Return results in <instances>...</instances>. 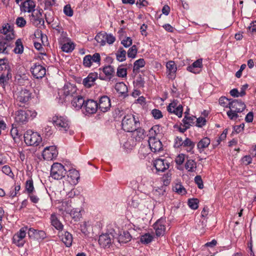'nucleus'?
<instances>
[{"mask_svg":"<svg viewBox=\"0 0 256 256\" xmlns=\"http://www.w3.org/2000/svg\"><path fill=\"white\" fill-rule=\"evenodd\" d=\"M24 140L28 146H37L42 142V138L37 133L28 130L24 134Z\"/></svg>","mask_w":256,"mask_h":256,"instance_id":"nucleus-6","label":"nucleus"},{"mask_svg":"<svg viewBox=\"0 0 256 256\" xmlns=\"http://www.w3.org/2000/svg\"><path fill=\"white\" fill-rule=\"evenodd\" d=\"M117 76L118 77L124 78L126 76V69L124 68H120L118 67L117 69Z\"/></svg>","mask_w":256,"mask_h":256,"instance_id":"nucleus-56","label":"nucleus"},{"mask_svg":"<svg viewBox=\"0 0 256 256\" xmlns=\"http://www.w3.org/2000/svg\"><path fill=\"white\" fill-rule=\"evenodd\" d=\"M148 142L152 152H156L162 150V142L156 136H149Z\"/></svg>","mask_w":256,"mask_h":256,"instance_id":"nucleus-15","label":"nucleus"},{"mask_svg":"<svg viewBox=\"0 0 256 256\" xmlns=\"http://www.w3.org/2000/svg\"><path fill=\"white\" fill-rule=\"evenodd\" d=\"M126 51L122 48H120L116 53V60L122 62L126 60Z\"/></svg>","mask_w":256,"mask_h":256,"instance_id":"nucleus-36","label":"nucleus"},{"mask_svg":"<svg viewBox=\"0 0 256 256\" xmlns=\"http://www.w3.org/2000/svg\"><path fill=\"white\" fill-rule=\"evenodd\" d=\"M25 188L27 194L35 192L34 188V182L32 179L28 180L26 181Z\"/></svg>","mask_w":256,"mask_h":256,"instance_id":"nucleus-42","label":"nucleus"},{"mask_svg":"<svg viewBox=\"0 0 256 256\" xmlns=\"http://www.w3.org/2000/svg\"><path fill=\"white\" fill-rule=\"evenodd\" d=\"M195 117L188 116L185 115L182 122L184 124V126H187L190 128V126H192L194 122Z\"/></svg>","mask_w":256,"mask_h":256,"instance_id":"nucleus-38","label":"nucleus"},{"mask_svg":"<svg viewBox=\"0 0 256 256\" xmlns=\"http://www.w3.org/2000/svg\"><path fill=\"white\" fill-rule=\"evenodd\" d=\"M160 128L158 125L154 126L149 130V136H156L160 132Z\"/></svg>","mask_w":256,"mask_h":256,"instance_id":"nucleus-50","label":"nucleus"},{"mask_svg":"<svg viewBox=\"0 0 256 256\" xmlns=\"http://www.w3.org/2000/svg\"><path fill=\"white\" fill-rule=\"evenodd\" d=\"M106 32H99L96 37L95 40L100 44V46H104L106 44Z\"/></svg>","mask_w":256,"mask_h":256,"instance_id":"nucleus-40","label":"nucleus"},{"mask_svg":"<svg viewBox=\"0 0 256 256\" xmlns=\"http://www.w3.org/2000/svg\"><path fill=\"white\" fill-rule=\"evenodd\" d=\"M184 140L181 137L177 136L174 140V147L178 148L180 146H182Z\"/></svg>","mask_w":256,"mask_h":256,"instance_id":"nucleus-59","label":"nucleus"},{"mask_svg":"<svg viewBox=\"0 0 256 256\" xmlns=\"http://www.w3.org/2000/svg\"><path fill=\"white\" fill-rule=\"evenodd\" d=\"M28 230L27 226L22 228L20 230L14 234L12 238V242L14 244L17 246H22L24 244V238H25Z\"/></svg>","mask_w":256,"mask_h":256,"instance_id":"nucleus-7","label":"nucleus"},{"mask_svg":"<svg viewBox=\"0 0 256 256\" xmlns=\"http://www.w3.org/2000/svg\"><path fill=\"white\" fill-rule=\"evenodd\" d=\"M50 220L52 226H53L57 230H62L64 226L62 224V222L58 220L55 214H51Z\"/></svg>","mask_w":256,"mask_h":256,"instance_id":"nucleus-31","label":"nucleus"},{"mask_svg":"<svg viewBox=\"0 0 256 256\" xmlns=\"http://www.w3.org/2000/svg\"><path fill=\"white\" fill-rule=\"evenodd\" d=\"M165 220L160 218L154 224V228L156 231V234L158 236H163L164 234L166 228L164 226Z\"/></svg>","mask_w":256,"mask_h":256,"instance_id":"nucleus-19","label":"nucleus"},{"mask_svg":"<svg viewBox=\"0 0 256 256\" xmlns=\"http://www.w3.org/2000/svg\"><path fill=\"white\" fill-rule=\"evenodd\" d=\"M154 166L157 172H164L169 168L170 163L166 160L158 158L155 160Z\"/></svg>","mask_w":256,"mask_h":256,"instance_id":"nucleus-16","label":"nucleus"},{"mask_svg":"<svg viewBox=\"0 0 256 256\" xmlns=\"http://www.w3.org/2000/svg\"><path fill=\"white\" fill-rule=\"evenodd\" d=\"M111 106L110 100V98L106 96H104L99 100L98 104V108L102 112H106L110 110Z\"/></svg>","mask_w":256,"mask_h":256,"instance_id":"nucleus-17","label":"nucleus"},{"mask_svg":"<svg viewBox=\"0 0 256 256\" xmlns=\"http://www.w3.org/2000/svg\"><path fill=\"white\" fill-rule=\"evenodd\" d=\"M26 22L23 17H18L16 19V24L18 27L23 28L26 25Z\"/></svg>","mask_w":256,"mask_h":256,"instance_id":"nucleus-51","label":"nucleus"},{"mask_svg":"<svg viewBox=\"0 0 256 256\" xmlns=\"http://www.w3.org/2000/svg\"><path fill=\"white\" fill-rule=\"evenodd\" d=\"M58 154L56 147L54 146H47L42 152L43 158L46 160H52L56 158Z\"/></svg>","mask_w":256,"mask_h":256,"instance_id":"nucleus-13","label":"nucleus"},{"mask_svg":"<svg viewBox=\"0 0 256 256\" xmlns=\"http://www.w3.org/2000/svg\"><path fill=\"white\" fill-rule=\"evenodd\" d=\"M153 240V236L148 233H146L140 236V242L142 244H148Z\"/></svg>","mask_w":256,"mask_h":256,"instance_id":"nucleus-43","label":"nucleus"},{"mask_svg":"<svg viewBox=\"0 0 256 256\" xmlns=\"http://www.w3.org/2000/svg\"><path fill=\"white\" fill-rule=\"evenodd\" d=\"M202 60L200 58L194 62L191 65L187 67V70L194 74H198L202 68Z\"/></svg>","mask_w":256,"mask_h":256,"instance_id":"nucleus-24","label":"nucleus"},{"mask_svg":"<svg viewBox=\"0 0 256 256\" xmlns=\"http://www.w3.org/2000/svg\"><path fill=\"white\" fill-rule=\"evenodd\" d=\"M132 237L130 234L125 231L123 234H120L118 238V240L120 243L126 244L131 240Z\"/></svg>","mask_w":256,"mask_h":256,"instance_id":"nucleus-34","label":"nucleus"},{"mask_svg":"<svg viewBox=\"0 0 256 256\" xmlns=\"http://www.w3.org/2000/svg\"><path fill=\"white\" fill-rule=\"evenodd\" d=\"M115 89L118 92L124 96V97L128 96V88L124 82H120L116 83L115 85Z\"/></svg>","mask_w":256,"mask_h":256,"instance_id":"nucleus-30","label":"nucleus"},{"mask_svg":"<svg viewBox=\"0 0 256 256\" xmlns=\"http://www.w3.org/2000/svg\"><path fill=\"white\" fill-rule=\"evenodd\" d=\"M105 39L106 42L110 44H113L116 40V38L112 34H107L106 32Z\"/></svg>","mask_w":256,"mask_h":256,"instance_id":"nucleus-58","label":"nucleus"},{"mask_svg":"<svg viewBox=\"0 0 256 256\" xmlns=\"http://www.w3.org/2000/svg\"><path fill=\"white\" fill-rule=\"evenodd\" d=\"M195 146V143L192 142L190 138H186L184 140L183 142V147L186 148V150L188 152H191L193 154L194 148Z\"/></svg>","mask_w":256,"mask_h":256,"instance_id":"nucleus-33","label":"nucleus"},{"mask_svg":"<svg viewBox=\"0 0 256 256\" xmlns=\"http://www.w3.org/2000/svg\"><path fill=\"white\" fill-rule=\"evenodd\" d=\"M11 78L10 72H7L6 74L3 73L0 76V85L4 88H5L6 82Z\"/></svg>","mask_w":256,"mask_h":256,"instance_id":"nucleus-37","label":"nucleus"},{"mask_svg":"<svg viewBox=\"0 0 256 256\" xmlns=\"http://www.w3.org/2000/svg\"><path fill=\"white\" fill-rule=\"evenodd\" d=\"M183 112V106L182 104H179L178 106L172 108L170 112H168L170 113H173L178 116V118L182 116Z\"/></svg>","mask_w":256,"mask_h":256,"instance_id":"nucleus-46","label":"nucleus"},{"mask_svg":"<svg viewBox=\"0 0 256 256\" xmlns=\"http://www.w3.org/2000/svg\"><path fill=\"white\" fill-rule=\"evenodd\" d=\"M34 192H32L28 194V197L30 198L32 202L34 204H38L40 201V198Z\"/></svg>","mask_w":256,"mask_h":256,"instance_id":"nucleus-52","label":"nucleus"},{"mask_svg":"<svg viewBox=\"0 0 256 256\" xmlns=\"http://www.w3.org/2000/svg\"><path fill=\"white\" fill-rule=\"evenodd\" d=\"M173 190L180 194L184 195L186 193V191L183 186L180 184H176Z\"/></svg>","mask_w":256,"mask_h":256,"instance_id":"nucleus-44","label":"nucleus"},{"mask_svg":"<svg viewBox=\"0 0 256 256\" xmlns=\"http://www.w3.org/2000/svg\"><path fill=\"white\" fill-rule=\"evenodd\" d=\"M152 116L156 119H159L162 117L161 111L158 109H154L152 111Z\"/></svg>","mask_w":256,"mask_h":256,"instance_id":"nucleus-60","label":"nucleus"},{"mask_svg":"<svg viewBox=\"0 0 256 256\" xmlns=\"http://www.w3.org/2000/svg\"><path fill=\"white\" fill-rule=\"evenodd\" d=\"M62 240L64 244L66 246L70 247L72 246V236L71 234L68 232H64L62 234Z\"/></svg>","mask_w":256,"mask_h":256,"instance_id":"nucleus-28","label":"nucleus"},{"mask_svg":"<svg viewBox=\"0 0 256 256\" xmlns=\"http://www.w3.org/2000/svg\"><path fill=\"white\" fill-rule=\"evenodd\" d=\"M76 92L77 88L76 86L70 83L66 84L61 91L64 96V101L66 100L67 98L69 100L70 98H72L74 96L78 94Z\"/></svg>","mask_w":256,"mask_h":256,"instance_id":"nucleus-9","label":"nucleus"},{"mask_svg":"<svg viewBox=\"0 0 256 256\" xmlns=\"http://www.w3.org/2000/svg\"><path fill=\"white\" fill-rule=\"evenodd\" d=\"M98 78V74L96 72L90 73L88 76L83 80L82 84L85 87L90 88L94 86L95 80Z\"/></svg>","mask_w":256,"mask_h":256,"instance_id":"nucleus-25","label":"nucleus"},{"mask_svg":"<svg viewBox=\"0 0 256 256\" xmlns=\"http://www.w3.org/2000/svg\"><path fill=\"white\" fill-rule=\"evenodd\" d=\"M52 122L56 128L61 132H68L70 135H72L74 134V132L70 130V122L66 118L55 115L52 118Z\"/></svg>","mask_w":256,"mask_h":256,"instance_id":"nucleus-1","label":"nucleus"},{"mask_svg":"<svg viewBox=\"0 0 256 256\" xmlns=\"http://www.w3.org/2000/svg\"><path fill=\"white\" fill-rule=\"evenodd\" d=\"M243 164L247 166L252 162V158L250 155L244 156L242 159Z\"/></svg>","mask_w":256,"mask_h":256,"instance_id":"nucleus-63","label":"nucleus"},{"mask_svg":"<svg viewBox=\"0 0 256 256\" xmlns=\"http://www.w3.org/2000/svg\"><path fill=\"white\" fill-rule=\"evenodd\" d=\"M102 71L109 80L113 77L114 74V68L110 65L104 67Z\"/></svg>","mask_w":256,"mask_h":256,"instance_id":"nucleus-35","label":"nucleus"},{"mask_svg":"<svg viewBox=\"0 0 256 256\" xmlns=\"http://www.w3.org/2000/svg\"><path fill=\"white\" fill-rule=\"evenodd\" d=\"M121 44L125 48L130 46L132 44V40L130 37H126L124 40L121 41Z\"/></svg>","mask_w":256,"mask_h":256,"instance_id":"nucleus-54","label":"nucleus"},{"mask_svg":"<svg viewBox=\"0 0 256 256\" xmlns=\"http://www.w3.org/2000/svg\"><path fill=\"white\" fill-rule=\"evenodd\" d=\"M140 126L139 120H136L133 115H126L122 120V126L125 132H130L136 130V126Z\"/></svg>","mask_w":256,"mask_h":256,"instance_id":"nucleus-3","label":"nucleus"},{"mask_svg":"<svg viewBox=\"0 0 256 256\" xmlns=\"http://www.w3.org/2000/svg\"><path fill=\"white\" fill-rule=\"evenodd\" d=\"M237 113L238 112L232 109H230V110L226 112L228 117L232 120H236L238 117Z\"/></svg>","mask_w":256,"mask_h":256,"instance_id":"nucleus-53","label":"nucleus"},{"mask_svg":"<svg viewBox=\"0 0 256 256\" xmlns=\"http://www.w3.org/2000/svg\"><path fill=\"white\" fill-rule=\"evenodd\" d=\"M68 181L72 184L76 185L78 183L80 178V174L77 170L71 169L68 170Z\"/></svg>","mask_w":256,"mask_h":256,"instance_id":"nucleus-21","label":"nucleus"},{"mask_svg":"<svg viewBox=\"0 0 256 256\" xmlns=\"http://www.w3.org/2000/svg\"><path fill=\"white\" fill-rule=\"evenodd\" d=\"M166 68L168 72V78H174L175 74L177 70L176 66L173 61H169L166 64Z\"/></svg>","mask_w":256,"mask_h":256,"instance_id":"nucleus-27","label":"nucleus"},{"mask_svg":"<svg viewBox=\"0 0 256 256\" xmlns=\"http://www.w3.org/2000/svg\"><path fill=\"white\" fill-rule=\"evenodd\" d=\"M0 33L4 34L5 36L4 38L8 40H11L14 38V32L8 24L2 26V28H0Z\"/></svg>","mask_w":256,"mask_h":256,"instance_id":"nucleus-23","label":"nucleus"},{"mask_svg":"<svg viewBox=\"0 0 256 256\" xmlns=\"http://www.w3.org/2000/svg\"><path fill=\"white\" fill-rule=\"evenodd\" d=\"M114 242V236L110 234H102L99 237L98 243L102 248H110Z\"/></svg>","mask_w":256,"mask_h":256,"instance_id":"nucleus-14","label":"nucleus"},{"mask_svg":"<svg viewBox=\"0 0 256 256\" xmlns=\"http://www.w3.org/2000/svg\"><path fill=\"white\" fill-rule=\"evenodd\" d=\"M31 92L26 88L22 89L14 95L17 104L19 106H23L31 98Z\"/></svg>","mask_w":256,"mask_h":256,"instance_id":"nucleus-5","label":"nucleus"},{"mask_svg":"<svg viewBox=\"0 0 256 256\" xmlns=\"http://www.w3.org/2000/svg\"><path fill=\"white\" fill-rule=\"evenodd\" d=\"M70 100L72 105L76 110H80L84 106L85 100L84 98L78 94L72 98Z\"/></svg>","mask_w":256,"mask_h":256,"instance_id":"nucleus-20","label":"nucleus"},{"mask_svg":"<svg viewBox=\"0 0 256 256\" xmlns=\"http://www.w3.org/2000/svg\"><path fill=\"white\" fill-rule=\"evenodd\" d=\"M146 64L145 60L144 58H140L136 61L134 64V72H138V70L140 68H143L144 66Z\"/></svg>","mask_w":256,"mask_h":256,"instance_id":"nucleus-39","label":"nucleus"},{"mask_svg":"<svg viewBox=\"0 0 256 256\" xmlns=\"http://www.w3.org/2000/svg\"><path fill=\"white\" fill-rule=\"evenodd\" d=\"M244 123L241 124L238 126H234L233 128L236 134H238L240 132L244 130Z\"/></svg>","mask_w":256,"mask_h":256,"instance_id":"nucleus-64","label":"nucleus"},{"mask_svg":"<svg viewBox=\"0 0 256 256\" xmlns=\"http://www.w3.org/2000/svg\"><path fill=\"white\" fill-rule=\"evenodd\" d=\"M36 115L35 112L29 110H18L15 112V122L20 125L25 124L30 118H34Z\"/></svg>","mask_w":256,"mask_h":256,"instance_id":"nucleus-2","label":"nucleus"},{"mask_svg":"<svg viewBox=\"0 0 256 256\" xmlns=\"http://www.w3.org/2000/svg\"><path fill=\"white\" fill-rule=\"evenodd\" d=\"M66 170L64 166L60 163H54L51 166L50 176L54 180H61L66 174Z\"/></svg>","mask_w":256,"mask_h":256,"instance_id":"nucleus-4","label":"nucleus"},{"mask_svg":"<svg viewBox=\"0 0 256 256\" xmlns=\"http://www.w3.org/2000/svg\"><path fill=\"white\" fill-rule=\"evenodd\" d=\"M42 10H35L30 16V20L34 25L38 26L39 25L44 24V20L42 16Z\"/></svg>","mask_w":256,"mask_h":256,"instance_id":"nucleus-10","label":"nucleus"},{"mask_svg":"<svg viewBox=\"0 0 256 256\" xmlns=\"http://www.w3.org/2000/svg\"><path fill=\"white\" fill-rule=\"evenodd\" d=\"M84 106L87 114H93L96 113L98 109V103L94 100H88L85 101Z\"/></svg>","mask_w":256,"mask_h":256,"instance_id":"nucleus-18","label":"nucleus"},{"mask_svg":"<svg viewBox=\"0 0 256 256\" xmlns=\"http://www.w3.org/2000/svg\"><path fill=\"white\" fill-rule=\"evenodd\" d=\"M24 46L20 39H18L16 42V47L14 50V53L21 54L23 52Z\"/></svg>","mask_w":256,"mask_h":256,"instance_id":"nucleus-41","label":"nucleus"},{"mask_svg":"<svg viewBox=\"0 0 256 256\" xmlns=\"http://www.w3.org/2000/svg\"><path fill=\"white\" fill-rule=\"evenodd\" d=\"M194 182L196 184L198 185V188L200 189H202L204 188L203 182L201 176H196L194 178Z\"/></svg>","mask_w":256,"mask_h":256,"instance_id":"nucleus-57","label":"nucleus"},{"mask_svg":"<svg viewBox=\"0 0 256 256\" xmlns=\"http://www.w3.org/2000/svg\"><path fill=\"white\" fill-rule=\"evenodd\" d=\"M196 122V126L199 128H202V126H204L206 123V120L205 118L202 117H200L197 118Z\"/></svg>","mask_w":256,"mask_h":256,"instance_id":"nucleus-61","label":"nucleus"},{"mask_svg":"<svg viewBox=\"0 0 256 256\" xmlns=\"http://www.w3.org/2000/svg\"><path fill=\"white\" fill-rule=\"evenodd\" d=\"M199 200L198 198L189 199L188 200V206L192 210H196L198 208Z\"/></svg>","mask_w":256,"mask_h":256,"instance_id":"nucleus-49","label":"nucleus"},{"mask_svg":"<svg viewBox=\"0 0 256 256\" xmlns=\"http://www.w3.org/2000/svg\"><path fill=\"white\" fill-rule=\"evenodd\" d=\"M30 71L34 77L37 79L42 78L46 74L45 68L38 63L32 66Z\"/></svg>","mask_w":256,"mask_h":256,"instance_id":"nucleus-11","label":"nucleus"},{"mask_svg":"<svg viewBox=\"0 0 256 256\" xmlns=\"http://www.w3.org/2000/svg\"><path fill=\"white\" fill-rule=\"evenodd\" d=\"M64 12L68 16H72L74 13L73 10L72 9L70 4H67L64 7Z\"/></svg>","mask_w":256,"mask_h":256,"instance_id":"nucleus-55","label":"nucleus"},{"mask_svg":"<svg viewBox=\"0 0 256 256\" xmlns=\"http://www.w3.org/2000/svg\"><path fill=\"white\" fill-rule=\"evenodd\" d=\"M37 231L38 230L32 228H29L28 232V236L30 238H38V236H36Z\"/></svg>","mask_w":256,"mask_h":256,"instance_id":"nucleus-62","label":"nucleus"},{"mask_svg":"<svg viewBox=\"0 0 256 256\" xmlns=\"http://www.w3.org/2000/svg\"><path fill=\"white\" fill-rule=\"evenodd\" d=\"M138 52V50L136 45H133L129 48L128 51V58H134L136 57Z\"/></svg>","mask_w":256,"mask_h":256,"instance_id":"nucleus-48","label":"nucleus"},{"mask_svg":"<svg viewBox=\"0 0 256 256\" xmlns=\"http://www.w3.org/2000/svg\"><path fill=\"white\" fill-rule=\"evenodd\" d=\"M4 38V36H0V52L3 54H8V52L6 50L8 46L10 45L9 41Z\"/></svg>","mask_w":256,"mask_h":256,"instance_id":"nucleus-32","label":"nucleus"},{"mask_svg":"<svg viewBox=\"0 0 256 256\" xmlns=\"http://www.w3.org/2000/svg\"><path fill=\"white\" fill-rule=\"evenodd\" d=\"M74 44L73 43L67 42L64 44L62 46V50L63 52H71L74 49Z\"/></svg>","mask_w":256,"mask_h":256,"instance_id":"nucleus-47","label":"nucleus"},{"mask_svg":"<svg viewBox=\"0 0 256 256\" xmlns=\"http://www.w3.org/2000/svg\"><path fill=\"white\" fill-rule=\"evenodd\" d=\"M226 108L232 109L238 112H242L246 108V106L241 100H231L226 106Z\"/></svg>","mask_w":256,"mask_h":256,"instance_id":"nucleus-12","label":"nucleus"},{"mask_svg":"<svg viewBox=\"0 0 256 256\" xmlns=\"http://www.w3.org/2000/svg\"><path fill=\"white\" fill-rule=\"evenodd\" d=\"M130 132L132 133V136L136 141H141L146 136L144 130L140 128V126H136V129Z\"/></svg>","mask_w":256,"mask_h":256,"instance_id":"nucleus-26","label":"nucleus"},{"mask_svg":"<svg viewBox=\"0 0 256 256\" xmlns=\"http://www.w3.org/2000/svg\"><path fill=\"white\" fill-rule=\"evenodd\" d=\"M36 4L32 0H26L20 6V10L22 12H32L35 10Z\"/></svg>","mask_w":256,"mask_h":256,"instance_id":"nucleus-22","label":"nucleus"},{"mask_svg":"<svg viewBox=\"0 0 256 256\" xmlns=\"http://www.w3.org/2000/svg\"><path fill=\"white\" fill-rule=\"evenodd\" d=\"M185 167L188 172H192L194 171V168H196V163L194 160H188L186 163Z\"/></svg>","mask_w":256,"mask_h":256,"instance_id":"nucleus-45","label":"nucleus"},{"mask_svg":"<svg viewBox=\"0 0 256 256\" xmlns=\"http://www.w3.org/2000/svg\"><path fill=\"white\" fill-rule=\"evenodd\" d=\"M210 140L208 137H205L200 140L197 144V148L200 152L204 151L210 144Z\"/></svg>","mask_w":256,"mask_h":256,"instance_id":"nucleus-29","label":"nucleus"},{"mask_svg":"<svg viewBox=\"0 0 256 256\" xmlns=\"http://www.w3.org/2000/svg\"><path fill=\"white\" fill-rule=\"evenodd\" d=\"M101 57L100 54L98 52L94 53L93 55H86L83 59V65L84 67L90 68L92 63H96L98 66L100 64Z\"/></svg>","mask_w":256,"mask_h":256,"instance_id":"nucleus-8","label":"nucleus"}]
</instances>
